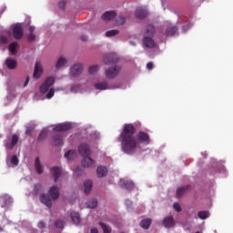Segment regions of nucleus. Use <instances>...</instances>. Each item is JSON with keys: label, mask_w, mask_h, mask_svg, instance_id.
Returning <instances> with one entry per match:
<instances>
[{"label": "nucleus", "mask_w": 233, "mask_h": 233, "mask_svg": "<svg viewBox=\"0 0 233 233\" xmlns=\"http://www.w3.org/2000/svg\"><path fill=\"white\" fill-rule=\"evenodd\" d=\"M135 135L136 127L132 124H125L118 137L124 154L132 156L137 152V145H150V136L147 132L139 131Z\"/></svg>", "instance_id": "obj_1"}, {"label": "nucleus", "mask_w": 233, "mask_h": 233, "mask_svg": "<svg viewBox=\"0 0 233 233\" xmlns=\"http://www.w3.org/2000/svg\"><path fill=\"white\" fill-rule=\"evenodd\" d=\"M105 65H111L105 71V76L106 79H116L119 73L121 72V66L117 65L119 63V58L115 54H107L104 56Z\"/></svg>", "instance_id": "obj_2"}, {"label": "nucleus", "mask_w": 233, "mask_h": 233, "mask_svg": "<svg viewBox=\"0 0 233 233\" xmlns=\"http://www.w3.org/2000/svg\"><path fill=\"white\" fill-rule=\"evenodd\" d=\"M83 73V64L77 63L71 66L70 68V74L72 77H79L81 74Z\"/></svg>", "instance_id": "obj_3"}, {"label": "nucleus", "mask_w": 233, "mask_h": 233, "mask_svg": "<svg viewBox=\"0 0 233 233\" xmlns=\"http://www.w3.org/2000/svg\"><path fill=\"white\" fill-rule=\"evenodd\" d=\"M24 34L25 32L23 31V27L21 26V25L19 24L15 25L13 28V37L16 40H19L23 37Z\"/></svg>", "instance_id": "obj_4"}, {"label": "nucleus", "mask_w": 233, "mask_h": 233, "mask_svg": "<svg viewBox=\"0 0 233 233\" xmlns=\"http://www.w3.org/2000/svg\"><path fill=\"white\" fill-rule=\"evenodd\" d=\"M17 143H19V137L17 135H13L11 141H7L5 143V148H8V150H14Z\"/></svg>", "instance_id": "obj_5"}, {"label": "nucleus", "mask_w": 233, "mask_h": 233, "mask_svg": "<svg viewBox=\"0 0 233 233\" xmlns=\"http://www.w3.org/2000/svg\"><path fill=\"white\" fill-rule=\"evenodd\" d=\"M78 152L83 157H85V156H90V146L86 143L80 145L78 147Z\"/></svg>", "instance_id": "obj_6"}, {"label": "nucleus", "mask_w": 233, "mask_h": 233, "mask_svg": "<svg viewBox=\"0 0 233 233\" xmlns=\"http://www.w3.org/2000/svg\"><path fill=\"white\" fill-rule=\"evenodd\" d=\"M72 128V125L68 123H64V124H58L56 125L53 130L55 132H66V130H70Z\"/></svg>", "instance_id": "obj_7"}, {"label": "nucleus", "mask_w": 233, "mask_h": 233, "mask_svg": "<svg viewBox=\"0 0 233 233\" xmlns=\"http://www.w3.org/2000/svg\"><path fill=\"white\" fill-rule=\"evenodd\" d=\"M119 187L126 188V190H132L134 188V182L122 178L119 181Z\"/></svg>", "instance_id": "obj_8"}, {"label": "nucleus", "mask_w": 233, "mask_h": 233, "mask_svg": "<svg viewBox=\"0 0 233 233\" xmlns=\"http://www.w3.org/2000/svg\"><path fill=\"white\" fill-rule=\"evenodd\" d=\"M135 15L137 19H145L148 15V12L143 7H138L136 10Z\"/></svg>", "instance_id": "obj_9"}, {"label": "nucleus", "mask_w": 233, "mask_h": 233, "mask_svg": "<svg viewBox=\"0 0 233 233\" xmlns=\"http://www.w3.org/2000/svg\"><path fill=\"white\" fill-rule=\"evenodd\" d=\"M43 74V66H41L40 62H36L35 66V71L33 76L35 79H39Z\"/></svg>", "instance_id": "obj_10"}, {"label": "nucleus", "mask_w": 233, "mask_h": 233, "mask_svg": "<svg viewBox=\"0 0 233 233\" xmlns=\"http://www.w3.org/2000/svg\"><path fill=\"white\" fill-rule=\"evenodd\" d=\"M49 196L52 199H57L59 198V187L57 186H53L49 188Z\"/></svg>", "instance_id": "obj_11"}, {"label": "nucleus", "mask_w": 233, "mask_h": 233, "mask_svg": "<svg viewBox=\"0 0 233 233\" xmlns=\"http://www.w3.org/2000/svg\"><path fill=\"white\" fill-rule=\"evenodd\" d=\"M94 163H96V161H94L92 157L86 156L82 160V167H84V168H90V167L94 166Z\"/></svg>", "instance_id": "obj_12"}, {"label": "nucleus", "mask_w": 233, "mask_h": 233, "mask_svg": "<svg viewBox=\"0 0 233 233\" xmlns=\"http://www.w3.org/2000/svg\"><path fill=\"white\" fill-rule=\"evenodd\" d=\"M40 201L43 203V205H46L48 208L52 207V199L50 198V196L46 194H43L40 196Z\"/></svg>", "instance_id": "obj_13"}, {"label": "nucleus", "mask_w": 233, "mask_h": 233, "mask_svg": "<svg viewBox=\"0 0 233 233\" xmlns=\"http://www.w3.org/2000/svg\"><path fill=\"white\" fill-rule=\"evenodd\" d=\"M177 34V25H169L166 29V35L167 37H173Z\"/></svg>", "instance_id": "obj_14"}, {"label": "nucleus", "mask_w": 233, "mask_h": 233, "mask_svg": "<svg viewBox=\"0 0 233 233\" xmlns=\"http://www.w3.org/2000/svg\"><path fill=\"white\" fill-rule=\"evenodd\" d=\"M5 65L9 70H15L17 68V60L14 58H7Z\"/></svg>", "instance_id": "obj_15"}, {"label": "nucleus", "mask_w": 233, "mask_h": 233, "mask_svg": "<svg viewBox=\"0 0 233 233\" xmlns=\"http://www.w3.org/2000/svg\"><path fill=\"white\" fill-rule=\"evenodd\" d=\"M143 45H145L147 48H156V42L148 36L143 38Z\"/></svg>", "instance_id": "obj_16"}, {"label": "nucleus", "mask_w": 233, "mask_h": 233, "mask_svg": "<svg viewBox=\"0 0 233 233\" xmlns=\"http://www.w3.org/2000/svg\"><path fill=\"white\" fill-rule=\"evenodd\" d=\"M163 225L164 227H166V228H172V227L176 225V222L174 221V218L166 217L163 220Z\"/></svg>", "instance_id": "obj_17"}, {"label": "nucleus", "mask_w": 233, "mask_h": 233, "mask_svg": "<svg viewBox=\"0 0 233 233\" xmlns=\"http://www.w3.org/2000/svg\"><path fill=\"white\" fill-rule=\"evenodd\" d=\"M96 90H108L110 86H108V82L102 81L95 84Z\"/></svg>", "instance_id": "obj_18"}, {"label": "nucleus", "mask_w": 233, "mask_h": 233, "mask_svg": "<svg viewBox=\"0 0 233 233\" xmlns=\"http://www.w3.org/2000/svg\"><path fill=\"white\" fill-rule=\"evenodd\" d=\"M53 145L56 147H62L63 145V137L61 135H55L52 138Z\"/></svg>", "instance_id": "obj_19"}, {"label": "nucleus", "mask_w": 233, "mask_h": 233, "mask_svg": "<svg viewBox=\"0 0 233 233\" xmlns=\"http://www.w3.org/2000/svg\"><path fill=\"white\" fill-rule=\"evenodd\" d=\"M96 173H97L98 177H105V176H106V174H108V169L106 168V167L99 166L96 168Z\"/></svg>", "instance_id": "obj_20"}, {"label": "nucleus", "mask_w": 233, "mask_h": 233, "mask_svg": "<svg viewBox=\"0 0 233 233\" xmlns=\"http://www.w3.org/2000/svg\"><path fill=\"white\" fill-rule=\"evenodd\" d=\"M190 186H184V187H178L177 189V198H181V196H184L185 195V192H188V190H190Z\"/></svg>", "instance_id": "obj_21"}, {"label": "nucleus", "mask_w": 233, "mask_h": 233, "mask_svg": "<svg viewBox=\"0 0 233 233\" xmlns=\"http://www.w3.org/2000/svg\"><path fill=\"white\" fill-rule=\"evenodd\" d=\"M51 172L54 176V181L55 182H57V179H59V176H61V167H54L52 169H51Z\"/></svg>", "instance_id": "obj_22"}, {"label": "nucleus", "mask_w": 233, "mask_h": 233, "mask_svg": "<svg viewBox=\"0 0 233 233\" xmlns=\"http://www.w3.org/2000/svg\"><path fill=\"white\" fill-rule=\"evenodd\" d=\"M116 17V13L114 11H107L102 15L104 21H110Z\"/></svg>", "instance_id": "obj_23"}, {"label": "nucleus", "mask_w": 233, "mask_h": 233, "mask_svg": "<svg viewBox=\"0 0 233 233\" xmlns=\"http://www.w3.org/2000/svg\"><path fill=\"white\" fill-rule=\"evenodd\" d=\"M71 219L75 225H79L81 223V216L77 212H71Z\"/></svg>", "instance_id": "obj_24"}, {"label": "nucleus", "mask_w": 233, "mask_h": 233, "mask_svg": "<svg viewBox=\"0 0 233 233\" xmlns=\"http://www.w3.org/2000/svg\"><path fill=\"white\" fill-rule=\"evenodd\" d=\"M35 167L37 174H43V166L41 165V160L39 157H36L35 159Z\"/></svg>", "instance_id": "obj_25"}, {"label": "nucleus", "mask_w": 233, "mask_h": 233, "mask_svg": "<svg viewBox=\"0 0 233 233\" xmlns=\"http://www.w3.org/2000/svg\"><path fill=\"white\" fill-rule=\"evenodd\" d=\"M94 183L92 182V180H86L84 183V192L85 194H89L92 191V187H93Z\"/></svg>", "instance_id": "obj_26"}, {"label": "nucleus", "mask_w": 233, "mask_h": 233, "mask_svg": "<svg viewBox=\"0 0 233 233\" xmlns=\"http://www.w3.org/2000/svg\"><path fill=\"white\" fill-rule=\"evenodd\" d=\"M150 225H152V219L150 218L143 219L140 222V227L142 228H145L146 230H147V228H150Z\"/></svg>", "instance_id": "obj_27"}, {"label": "nucleus", "mask_w": 233, "mask_h": 233, "mask_svg": "<svg viewBox=\"0 0 233 233\" xmlns=\"http://www.w3.org/2000/svg\"><path fill=\"white\" fill-rule=\"evenodd\" d=\"M76 156H77V153L76 152V150H68V151L65 154V157H66V159H67L68 161H72V159H75Z\"/></svg>", "instance_id": "obj_28"}, {"label": "nucleus", "mask_w": 233, "mask_h": 233, "mask_svg": "<svg viewBox=\"0 0 233 233\" xmlns=\"http://www.w3.org/2000/svg\"><path fill=\"white\" fill-rule=\"evenodd\" d=\"M146 34H147V35H154V34H156V29L153 25H147Z\"/></svg>", "instance_id": "obj_29"}, {"label": "nucleus", "mask_w": 233, "mask_h": 233, "mask_svg": "<svg viewBox=\"0 0 233 233\" xmlns=\"http://www.w3.org/2000/svg\"><path fill=\"white\" fill-rule=\"evenodd\" d=\"M65 65H66V58L60 56L56 65V68H61L62 66H65Z\"/></svg>", "instance_id": "obj_30"}, {"label": "nucleus", "mask_w": 233, "mask_h": 233, "mask_svg": "<svg viewBox=\"0 0 233 233\" xmlns=\"http://www.w3.org/2000/svg\"><path fill=\"white\" fill-rule=\"evenodd\" d=\"M87 208H96L97 207V199L93 198L86 202Z\"/></svg>", "instance_id": "obj_31"}, {"label": "nucleus", "mask_w": 233, "mask_h": 233, "mask_svg": "<svg viewBox=\"0 0 233 233\" xmlns=\"http://www.w3.org/2000/svg\"><path fill=\"white\" fill-rule=\"evenodd\" d=\"M99 225H100V227H101V228H102L104 233H110V232H112V228H110L108 225H106V224H105L103 222H100Z\"/></svg>", "instance_id": "obj_32"}, {"label": "nucleus", "mask_w": 233, "mask_h": 233, "mask_svg": "<svg viewBox=\"0 0 233 233\" xmlns=\"http://www.w3.org/2000/svg\"><path fill=\"white\" fill-rule=\"evenodd\" d=\"M17 45H18L17 42H13L9 45L8 50L9 52H11V54L16 53L15 49L17 48Z\"/></svg>", "instance_id": "obj_33"}, {"label": "nucleus", "mask_w": 233, "mask_h": 233, "mask_svg": "<svg viewBox=\"0 0 233 233\" xmlns=\"http://www.w3.org/2000/svg\"><path fill=\"white\" fill-rule=\"evenodd\" d=\"M46 136H48V133L46 132V130H42L38 135L37 141H43L46 139Z\"/></svg>", "instance_id": "obj_34"}, {"label": "nucleus", "mask_w": 233, "mask_h": 233, "mask_svg": "<svg viewBox=\"0 0 233 233\" xmlns=\"http://www.w3.org/2000/svg\"><path fill=\"white\" fill-rule=\"evenodd\" d=\"M119 34V30L112 29L106 33V37H114V35H117Z\"/></svg>", "instance_id": "obj_35"}, {"label": "nucleus", "mask_w": 233, "mask_h": 233, "mask_svg": "<svg viewBox=\"0 0 233 233\" xmlns=\"http://www.w3.org/2000/svg\"><path fill=\"white\" fill-rule=\"evenodd\" d=\"M99 71V66L96 65V66H90L88 68V72L91 75H94L96 73H97Z\"/></svg>", "instance_id": "obj_36"}, {"label": "nucleus", "mask_w": 233, "mask_h": 233, "mask_svg": "<svg viewBox=\"0 0 233 233\" xmlns=\"http://www.w3.org/2000/svg\"><path fill=\"white\" fill-rule=\"evenodd\" d=\"M56 82V80L54 79L53 76H49L47 77L45 82L44 85H46L47 86H52V85H54V83Z\"/></svg>", "instance_id": "obj_37"}, {"label": "nucleus", "mask_w": 233, "mask_h": 233, "mask_svg": "<svg viewBox=\"0 0 233 233\" xmlns=\"http://www.w3.org/2000/svg\"><path fill=\"white\" fill-rule=\"evenodd\" d=\"M79 90H81V86L79 85H73L70 87V92H72V94H77Z\"/></svg>", "instance_id": "obj_38"}, {"label": "nucleus", "mask_w": 233, "mask_h": 233, "mask_svg": "<svg viewBox=\"0 0 233 233\" xmlns=\"http://www.w3.org/2000/svg\"><path fill=\"white\" fill-rule=\"evenodd\" d=\"M198 216L200 219H207L208 218V211H198Z\"/></svg>", "instance_id": "obj_39"}, {"label": "nucleus", "mask_w": 233, "mask_h": 233, "mask_svg": "<svg viewBox=\"0 0 233 233\" xmlns=\"http://www.w3.org/2000/svg\"><path fill=\"white\" fill-rule=\"evenodd\" d=\"M125 21H127V18H125L124 16H118V18L116 19V25L121 26L125 25Z\"/></svg>", "instance_id": "obj_40"}, {"label": "nucleus", "mask_w": 233, "mask_h": 233, "mask_svg": "<svg viewBox=\"0 0 233 233\" xmlns=\"http://www.w3.org/2000/svg\"><path fill=\"white\" fill-rule=\"evenodd\" d=\"M55 227H56V228H64L65 221H63L61 219L56 220L55 223Z\"/></svg>", "instance_id": "obj_41"}, {"label": "nucleus", "mask_w": 233, "mask_h": 233, "mask_svg": "<svg viewBox=\"0 0 233 233\" xmlns=\"http://www.w3.org/2000/svg\"><path fill=\"white\" fill-rule=\"evenodd\" d=\"M50 88L49 86H46V84H43L41 86H40V93L41 94H46L48 92V89Z\"/></svg>", "instance_id": "obj_42"}, {"label": "nucleus", "mask_w": 233, "mask_h": 233, "mask_svg": "<svg viewBox=\"0 0 233 233\" xmlns=\"http://www.w3.org/2000/svg\"><path fill=\"white\" fill-rule=\"evenodd\" d=\"M9 41L10 40H8V36H6V35L0 36L1 45H8Z\"/></svg>", "instance_id": "obj_43"}, {"label": "nucleus", "mask_w": 233, "mask_h": 233, "mask_svg": "<svg viewBox=\"0 0 233 233\" xmlns=\"http://www.w3.org/2000/svg\"><path fill=\"white\" fill-rule=\"evenodd\" d=\"M11 163H12V165H15V167H17V165H19V158H17V156L14 155L12 157Z\"/></svg>", "instance_id": "obj_44"}, {"label": "nucleus", "mask_w": 233, "mask_h": 233, "mask_svg": "<svg viewBox=\"0 0 233 233\" xmlns=\"http://www.w3.org/2000/svg\"><path fill=\"white\" fill-rule=\"evenodd\" d=\"M55 92L56 91L54 90V88H51L46 94V99H52L54 97Z\"/></svg>", "instance_id": "obj_45"}, {"label": "nucleus", "mask_w": 233, "mask_h": 233, "mask_svg": "<svg viewBox=\"0 0 233 233\" xmlns=\"http://www.w3.org/2000/svg\"><path fill=\"white\" fill-rule=\"evenodd\" d=\"M36 37H37V36L35 35V34L31 33V34L28 35L27 39H28L29 43H33V41H34L35 39H36Z\"/></svg>", "instance_id": "obj_46"}, {"label": "nucleus", "mask_w": 233, "mask_h": 233, "mask_svg": "<svg viewBox=\"0 0 233 233\" xmlns=\"http://www.w3.org/2000/svg\"><path fill=\"white\" fill-rule=\"evenodd\" d=\"M173 208L177 211V212H181V206L179 205V203L176 202L173 204Z\"/></svg>", "instance_id": "obj_47"}, {"label": "nucleus", "mask_w": 233, "mask_h": 233, "mask_svg": "<svg viewBox=\"0 0 233 233\" xmlns=\"http://www.w3.org/2000/svg\"><path fill=\"white\" fill-rule=\"evenodd\" d=\"M58 6L59 8H61V10H65V6H66V3L65 1H61L58 3Z\"/></svg>", "instance_id": "obj_48"}, {"label": "nucleus", "mask_w": 233, "mask_h": 233, "mask_svg": "<svg viewBox=\"0 0 233 233\" xmlns=\"http://www.w3.org/2000/svg\"><path fill=\"white\" fill-rule=\"evenodd\" d=\"M33 130H34V127H27L25 130V135L30 136L32 134Z\"/></svg>", "instance_id": "obj_49"}, {"label": "nucleus", "mask_w": 233, "mask_h": 233, "mask_svg": "<svg viewBox=\"0 0 233 233\" xmlns=\"http://www.w3.org/2000/svg\"><path fill=\"white\" fill-rule=\"evenodd\" d=\"M147 70H152V68H154V63L148 62L147 64Z\"/></svg>", "instance_id": "obj_50"}, {"label": "nucleus", "mask_w": 233, "mask_h": 233, "mask_svg": "<svg viewBox=\"0 0 233 233\" xmlns=\"http://www.w3.org/2000/svg\"><path fill=\"white\" fill-rule=\"evenodd\" d=\"M46 225L43 221L38 222V228H46Z\"/></svg>", "instance_id": "obj_51"}, {"label": "nucleus", "mask_w": 233, "mask_h": 233, "mask_svg": "<svg viewBox=\"0 0 233 233\" xmlns=\"http://www.w3.org/2000/svg\"><path fill=\"white\" fill-rule=\"evenodd\" d=\"M35 31V26L30 25L29 26V34H34Z\"/></svg>", "instance_id": "obj_52"}, {"label": "nucleus", "mask_w": 233, "mask_h": 233, "mask_svg": "<svg viewBox=\"0 0 233 233\" xmlns=\"http://www.w3.org/2000/svg\"><path fill=\"white\" fill-rule=\"evenodd\" d=\"M29 82H30V77L27 76L26 79H25V82L24 84V86H27Z\"/></svg>", "instance_id": "obj_53"}, {"label": "nucleus", "mask_w": 233, "mask_h": 233, "mask_svg": "<svg viewBox=\"0 0 233 233\" xmlns=\"http://www.w3.org/2000/svg\"><path fill=\"white\" fill-rule=\"evenodd\" d=\"M91 233H99V230H97L96 228H91Z\"/></svg>", "instance_id": "obj_54"}, {"label": "nucleus", "mask_w": 233, "mask_h": 233, "mask_svg": "<svg viewBox=\"0 0 233 233\" xmlns=\"http://www.w3.org/2000/svg\"><path fill=\"white\" fill-rule=\"evenodd\" d=\"M87 40H88V37H86L85 35L81 36V41H87Z\"/></svg>", "instance_id": "obj_55"}, {"label": "nucleus", "mask_w": 233, "mask_h": 233, "mask_svg": "<svg viewBox=\"0 0 233 233\" xmlns=\"http://www.w3.org/2000/svg\"><path fill=\"white\" fill-rule=\"evenodd\" d=\"M126 204H127V205H131L132 202H130L129 200H127V201H126Z\"/></svg>", "instance_id": "obj_56"}, {"label": "nucleus", "mask_w": 233, "mask_h": 233, "mask_svg": "<svg viewBox=\"0 0 233 233\" xmlns=\"http://www.w3.org/2000/svg\"><path fill=\"white\" fill-rule=\"evenodd\" d=\"M4 228L0 227V232H3Z\"/></svg>", "instance_id": "obj_57"}, {"label": "nucleus", "mask_w": 233, "mask_h": 233, "mask_svg": "<svg viewBox=\"0 0 233 233\" xmlns=\"http://www.w3.org/2000/svg\"><path fill=\"white\" fill-rule=\"evenodd\" d=\"M37 187H39V186H35V188H37Z\"/></svg>", "instance_id": "obj_58"}, {"label": "nucleus", "mask_w": 233, "mask_h": 233, "mask_svg": "<svg viewBox=\"0 0 233 233\" xmlns=\"http://www.w3.org/2000/svg\"><path fill=\"white\" fill-rule=\"evenodd\" d=\"M11 199H12L11 198H8L9 201H10Z\"/></svg>", "instance_id": "obj_59"}]
</instances>
